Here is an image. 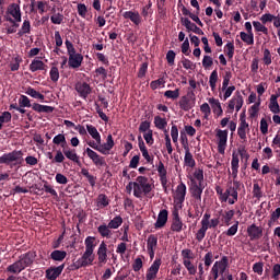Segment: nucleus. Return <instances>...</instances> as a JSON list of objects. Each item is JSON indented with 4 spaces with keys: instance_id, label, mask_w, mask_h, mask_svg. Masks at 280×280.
<instances>
[{
    "instance_id": "obj_1",
    "label": "nucleus",
    "mask_w": 280,
    "mask_h": 280,
    "mask_svg": "<svg viewBox=\"0 0 280 280\" xmlns=\"http://www.w3.org/2000/svg\"><path fill=\"white\" fill-rule=\"evenodd\" d=\"M95 242V236H88L85 238V252L83 253L82 257L78 260L81 268H84L86 266H93V261H95V246H97V243Z\"/></svg>"
},
{
    "instance_id": "obj_2",
    "label": "nucleus",
    "mask_w": 280,
    "mask_h": 280,
    "mask_svg": "<svg viewBox=\"0 0 280 280\" xmlns=\"http://www.w3.org/2000/svg\"><path fill=\"white\" fill-rule=\"evenodd\" d=\"M233 185L234 186H229L225 191L222 189V187L215 186V191L221 202H229V205H235L237 202L238 194L236 187H240V182L234 180Z\"/></svg>"
},
{
    "instance_id": "obj_3",
    "label": "nucleus",
    "mask_w": 280,
    "mask_h": 280,
    "mask_svg": "<svg viewBox=\"0 0 280 280\" xmlns=\"http://www.w3.org/2000/svg\"><path fill=\"white\" fill-rule=\"evenodd\" d=\"M34 264V256L27 253L20 257V259L12 265L7 267V272H11L12 275H19L25 270V268L32 266Z\"/></svg>"
},
{
    "instance_id": "obj_4",
    "label": "nucleus",
    "mask_w": 280,
    "mask_h": 280,
    "mask_svg": "<svg viewBox=\"0 0 280 280\" xmlns=\"http://www.w3.org/2000/svg\"><path fill=\"white\" fill-rule=\"evenodd\" d=\"M154 189V186L150 184V179L145 176H138L135 182V197L143 198V196H148L150 191Z\"/></svg>"
},
{
    "instance_id": "obj_5",
    "label": "nucleus",
    "mask_w": 280,
    "mask_h": 280,
    "mask_svg": "<svg viewBox=\"0 0 280 280\" xmlns=\"http://www.w3.org/2000/svg\"><path fill=\"white\" fill-rule=\"evenodd\" d=\"M229 270V257L222 256L220 260H217L211 270H210V277L209 279L218 280V278L221 276V280H224V272Z\"/></svg>"
},
{
    "instance_id": "obj_6",
    "label": "nucleus",
    "mask_w": 280,
    "mask_h": 280,
    "mask_svg": "<svg viewBox=\"0 0 280 280\" xmlns=\"http://www.w3.org/2000/svg\"><path fill=\"white\" fill-rule=\"evenodd\" d=\"M66 48L69 56V67L71 69H80V67H82V60H84V57L81 54L75 52V47L70 40H66Z\"/></svg>"
},
{
    "instance_id": "obj_7",
    "label": "nucleus",
    "mask_w": 280,
    "mask_h": 280,
    "mask_svg": "<svg viewBox=\"0 0 280 280\" xmlns=\"http://www.w3.org/2000/svg\"><path fill=\"white\" fill-rule=\"evenodd\" d=\"M4 19L9 23H12L13 27H19L22 19L21 7L16 3L10 4L7 9Z\"/></svg>"
},
{
    "instance_id": "obj_8",
    "label": "nucleus",
    "mask_w": 280,
    "mask_h": 280,
    "mask_svg": "<svg viewBox=\"0 0 280 280\" xmlns=\"http://www.w3.org/2000/svg\"><path fill=\"white\" fill-rule=\"evenodd\" d=\"M10 163H14L15 165H23V151L14 150L0 156V165H10Z\"/></svg>"
},
{
    "instance_id": "obj_9",
    "label": "nucleus",
    "mask_w": 280,
    "mask_h": 280,
    "mask_svg": "<svg viewBox=\"0 0 280 280\" xmlns=\"http://www.w3.org/2000/svg\"><path fill=\"white\" fill-rule=\"evenodd\" d=\"M88 145L101 154H109L112 148H115V140H113V135H108L106 139V143L104 144H95V141L90 140Z\"/></svg>"
},
{
    "instance_id": "obj_10",
    "label": "nucleus",
    "mask_w": 280,
    "mask_h": 280,
    "mask_svg": "<svg viewBox=\"0 0 280 280\" xmlns=\"http://www.w3.org/2000/svg\"><path fill=\"white\" fill-rule=\"evenodd\" d=\"M248 132H250V125L248 124V121H246V112H243L240 115V124L237 127V135L243 143H246L247 141L246 136L248 135Z\"/></svg>"
},
{
    "instance_id": "obj_11",
    "label": "nucleus",
    "mask_w": 280,
    "mask_h": 280,
    "mask_svg": "<svg viewBox=\"0 0 280 280\" xmlns=\"http://www.w3.org/2000/svg\"><path fill=\"white\" fill-rule=\"evenodd\" d=\"M178 104L182 110H191L196 106V93L194 90H188L187 94L180 97Z\"/></svg>"
},
{
    "instance_id": "obj_12",
    "label": "nucleus",
    "mask_w": 280,
    "mask_h": 280,
    "mask_svg": "<svg viewBox=\"0 0 280 280\" xmlns=\"http://www.w3.org/2000/svg\"><path fill=\"white\" fill-rule=\"evenodd\" d=\"M215 139L219 154H224L229 141V130L215 129Z\"/></svg>"
},
{
    "instance_id": "obj_13",
    "label": "nucleus",
    "mask_w": 280,
    "mask_h": 280,
    "mask_svg": "<svg viewBox=\"0 0 280 280\" xmlns=\"http://www.w3.org/2000/svg\"><path fill=\"white\" fill-rule=\"evenodd\" d=\"M188 178L190 180V195L197 202H202V191L205 190V187H202V184H198L194 176H188Z\"/></svg>"
},
{
    "instance_id": "obj_14",
    "label": "nucleus",
    "mask_w": 280,
    "mask_h": 280,
    "mask_svg": "<svg viewBox=\"0 0 280 280\" xmlns=\"http://www.w3.org/2000/svg\"><path fill=\"white\" fill-rule=\"evenodd\" d=\"M242 106H244V96L237 93L229 101L228 110L230 113H233V110L240 113V110H242Z\"/></svg>"
},
{
    "instance_id": "obj_15",
    "label": "nucleus",
    "mask_w": 280,
    "mask_h": 280,
    "mask_svg": "<svg viewBox=\"0 0 280 280\" xmlns=\"http://www.w3.org/2000/svg\"><path fill=\"white\" fill-rule=\"evenodd\" d=\"M187 196V186L185 183H180L174 194V202L177 207H183V202H185V197Z\"/></svg>"
},
{
    "instance_id": "obj_16",
    "label": "nucleus",
    "mask_w": 280,
    "mask_h": 280,
    "mask_svg": "<svg viewBox=\"0 0 280 280\" xmlns=\"http://www.w3.org/2000/svg\"><path fill=\"white\" fill-rule=\"evenodd\" d=\"M98 266H104L108 261V245L106 242H102L96 252Z\"/></svg>"
},
{
    "instance_id": "obj_17",
    "label": "nucleus",
    "mask_w": 280,
    "mask_h": 280,
    "mask_svg": "<svg viewBox=\"0 0 280 280\" xmlns=\"http://www.w3.org/2000/svg\"><path fill=\"white\" fill-rule=\"evenodd\" d=\"M163 261L161 258H156L153 264L150 266V268L147 270L145 279L147 280H154L156 279V276L159 275V270H161V265Z\"/></svg>"
},
{
    "instance_id": "obj_18",
    "label": "nucleus",
    "mask_w": 280,
    "mask_h": 280,
    "mask_svg": "<svg viewBox=\"0 0 280 280\" xmlns=\"http://www.w3.org/2000/svg\"><path fill=\"white\" fill-rule=\"evenodd\" d=\"M156 246H159V237H156V235L154 234L149 235L147 240V250L150 256V259H154Z\"/></svg>"
},
{
    "instance_id": "obj_19",
    "label": "nucleus",
    "mask_w": 280,
    "mask_h": 280,
    "mask_svg": "<svg viewBox=\"0 0 280 280\" xmlns=\"http://www.w3.org/2000/svg\"><path fill=\"white\" fill-rule=\"evenodd\" d=\"M207 102L208 104H210V108L212 109L214 117H222V115H224V110L222 109V103H220V100L215 97H208Z\"/></svg>"
},
{
    "instance_id": "obj_20",
    "label": "nucleus",
    "mask_w": 280,
    "mask_h": 280,
    "mask_svg": "<svg viewBox=\"0 0 280 280\" xmlns=\"http://www.w3.org/2000/svg\"><path fill=\"white\" fill-rule=\"evenodd\" d=\"M74 89L77 93H79L80 97H82L83 100H86V97L91 95V85L86 82L80 81L75 83Z\"/></svg>"
},
{
    "instance_id": "obj_21",
    "label": "nucleus",
    "mask_w": 280,
    "mask_h": 280,
    "mask_svg": "<svg viewBox=\"0 0 280 280\" xmlns=\"http://www.w3.org/2000/svg\"><path fill=\"white\" fill-rule=\"evenodd\" d=\"M158 174L160 176V183L165 194H167V170L165 168V164L161 161L158 163Z\"/></svg>"
},
{
    "instance_id": "obj_22",
    "label": "nucleus",
    "mask_w": 280,
    "mask_h": 280,
    "mask_svg": "<svg viewBox=\"0 0 280 280\" xmlns=\"http://www.w3.org/2000/svg\"><path fill=\"white\" fill-rule=\"evenodd\" d=\"M84 153L92 160L94 165L102 167L106 162L104 161V158H102L97 152H95L91 148H86Z\"/></svg>"
},
{
    "instance_id": "obj_23",
    "label": "nucleus",
    "mask_w": 280,
    "mask_h": 280,
    "mask_svg": "<svg viewBox=\"0 0 280 280\" xmlns=\"http://www.w3.org/2000/svg\"><path fill=\"white\" fill-rule=\"evenodd\" d=\"M62 270H65V265L48 268L46 270V279L57 280L60 277V275H62Z\"/></svg>"
},
{
    "instance_id": "obj_24",
    "label": "nucleus",
    "mask_w": 280,
    "mask_h": 280,
    "mask_svg": "<svg viewBox=\"0 0 280 280\" xmlns=\"http://www.w3.org/2000/svg\"><path fill=\"white\" fill-rule=\"evenodd\" d=\"M30 71L32 73H36V71H47V65H45L40 58H34L30 63Z\"/></svg>"
},
{
    "instance_id": "obj_25",
    "label": "nucleus",
    "mask_w": 280,
    "mask_h": 280,
    "mask_svg": "<svg viewBox=\"0 0 280 280\" xmlns=\"http://www.w3.org/2000/svg\"><path fill=\"white\" fill-rule=\"evenodd\" d=\"M183 25L186 27L187 32H194V34H198V36L205 35V32L201 31L195 23H191L189 19H182Z\"/></svg>"
},
{
    "instance_id": "obj_26",
    "label": "nucleus",
    "mask_w": 280,
    "mask_h": 280,
    "mask_svg": "<svg viewBox=\"0 0 280 280\" xmlns=\"http://www.w3.org/2000/svg\"><path fill=\"white\" fill-rule=\"evenodd\" d=\"M86 131L89 132L90 137L94 139V143L96 145H102V135L97 131V128L93 125H86Z\"/></svg>"
},
{
    "instance_id": "obj_27",
    "label": "nucleus",
    "mask_w": 280,
    "mask_h": 280,
    "mask_svg": "<svg viewBox=\"0 0 280 280\" xmlns=\"http://www.w3.org/2000/svg\"><path fill=\"white\" fill-rule=\"evenodd\" d=\"M183 226H185V224L183 223V220H180L178 212H174L171 231L174 233H180V231H183Z\"/></svg>"
},
{
    "instance_id": "obj_28",
    "label": "nucleus",
    "mask_w": 280,
    "mask_h": 280,
    "mask_svg": "<svg viewBox=\"0 0 280 280\" xmlns=\"http://www.w3.org/2000/svg\"><path fill=\"white\" fill-rule=\"evenodd\" d=\"M264 233L261 228L257 226L256 224H252L247 228V234L250 240H259Z\"/></svg>"
},
{
    "instance_id": "obj_29",
    "label": "nucleus",
    "mask_w": 280,
    "mask_h": 280,
    "mask_svg": "<svg viewBox=\"0 0 280 280\" xmlns=\"http://www.w3.org/2000/svg\"><path fill=\"white\" fill-rule=\"evenodd\" d=\"M184 150H185L184 165L190 168L196 167V160L194 159V154H191L189 147H185Z\"/></svg>"
},
{
    "instance_id": "obj_30",
    "label": "nucleus",
    "mask_w": 280,
    "mask_h": 280,
    "mask_svg": "<svg viewBox=\"0 0 280 280\" xmlns=\"http://www.w3.org/2000/svg\"><path fill=\"white\" fill-rule=\"evenodd\" d=\"M124 19H129L133 25H141V14L138 11H127L122 13Z\"/></svg>"
},
{
    "instance_id": "obj_31",
    "label": "nucleus",
    "mask_w": 280,
    "mask_h": 280,
    "mask_svg": "<svg viewBox=\"0 0 280 280\" xmlns=\"http://www.w3.org/2000/svg\"><path fill=\"white\" fill-rule=\"evenodd\" d=\"M209 223L207 222V219L201 220V228L196 233V240L198 242H202L205 240V236L207 235V231H209Z\"/></svg>"
},
{
    "instance_id": "obj_32",
    "label": "nucleus",
    "mask_w": 280,
    "mask_h": 280,
    "mask_svg": "<svg viewBox=\"0 0 280 280\" xmlns=\"http://www.w3.org/2000/svg\"><path fill=\"white\" fill-rule=\"evenodd\" d=\"M167 210H161L158 214V220L154 224L155 229H163V226H165V224H167Z\"/></svg>"
},
{
    "instance_id": "obj_33",
    "label": "nucleus",
    "mask_w": 280,
    "mask_h": 280,
    "mask_svg": "<svg viewBox=\"0 0 280 280\" xmlns=\"http://www.w3.org/2000/svg\"><path fill=\"white\" fill-rule=\"evenodd\" d=\"M231 167L233 178H237V170H240V153L235 151L232 153Z\"/></svg>"
},
{
    "instance_id": "obj_34",
    "label": "nucleus",
    "mask_w": 280,
    "mask_h": 280,
    "mask_svg": "<svg viewBox=\"0 0 280 280\" xmlns=\"http://www.w3.org/2000/svg\"><path fill=\"white\" fill-rule=\"evenodd\" d=\"M277 100H279V95H275V94H272L269 100V110H271L273 115H279L280 113V106Z\"/></svg>"
},
{
    "instance_id": "obj_35",
    "label": "nucleus",
    "mask_w": 280,
    "mask_h": 280,
    "mask_svg": "<svg viewBox=\"0 0 280 280\" xmlns=\"http://www.w3.org/2000/svg\"><path fill=\"white\" fill-rule=\"evenodd\" d=\"M25 34H32V22L30 19H25L22 23L20 31L18 32V36H25Z\"/></svg>"
},
{
    "instance_id": "obj_36",
    "label": "nucleus",
    "mask_w": 280,
    "mask_h": 280,
    "mask_svg": "<svg viewBox=\"0 0 280 280\" xmlns=\"http://www.w3.org/2000/svg\"><path fill=\"white\" fill-rule=\"evenodd\" d=\"M259 106H261V97H258V101L249 107V119H255L259 116Z\"/></svg>"
},
{
    "instance_id": "obj_37",
    "label": "nucleus",
    "mask_w": 280,
    "mask_h": 280,
    "mask_svg": "<svg viewBox=\"0 0 280 280\" xmlns=\"http://www.w3.org/2000/svg\"><path fill=\"white\" fill-rule=\"evenodd\" d=\"M153 124L158 130H163L164 133L167 132V119L162 118L161 116H155Z\"/></svg>"
},
{
    "instance_id": "obj_38",
    "label": "nucleus",
    "mask_w": 280,
    "mask_h": 280,
    "mask_svg": "<svg viewBox=\"0 0 280 280\" xmlns=\"http://www.w3.org/2000/svg\"><path fill=\"white\" fill-rule=\"evenodd\" d=\"M62 152L65 156L69 159V161H73V163H80V156H78L75 149H63Z\"/></svg>"
},
{
    "instance_id": "obj_39",
    "label": "nucleus",
    "mask_w": 280,
    "mask_h": 280,
    "mask_svg": "<svg viewBox=\"0 0 280 280\" xmlns=\"http://www.w3.org/2000/svg\"><path fill=\"white\" fill-rule=\"evenodd\" d=\"M184 268H186L188 275H196L198 272V266L194 262V260H184L183 261Z\"/></svg>"
},
{
    "instance_id": "obj_40",
    "label": "nucleus",
    "mask_w": 280,
    "mask_h": 280,
    "mask_svg": "<svg viewBox=\"0 0 280 280\" xmlns=\"http://www.w3.org/2000/svg\"><path fill=\"white\" fill-rule=\"evenodd\" d=\"M97 231L102 237H107V240H110L113 237V231H110V226L106 224H102L97 228Z\"/></svg>"
},
{
    "instance_id": "obj_41",
    "label": "nucleus",
    "mask_w": 280,
    "mask_h": 280,
    "mask_svg": "<svg viewBox=\"0 0 280 280\" xmlns=\"http://www.w3.org/2000/svg\"><path fill=\"white\" fill-rule=\"evenodd\" d=\"M201 220H207L208 224L210 225L208 229H215L220 224L219 218L211 219V214L207 212L203 214Z\"/></svg>"
},
{
    "instance_id": "obj_42",
    "label": "nucleus",
    "mask_w": 280,
    "mask_h": 280,
    "mask_svg": "<svg viewBox=\"0 0 280 280\" xmlns=\"http://www.w3.org/2000/svg\"><path fill=\"white\" fill-rule=\"evenodd\" d=\"M81 174L86 178L88 183H90L91 187H95V183H97V177L93 176L88 168H81Z\"/></svg>"
},
{
    "instance_id": "obj_43",
    "label": "nucleus",
    "mask_w": 280,
    "mask_h": 280,
    "mask_svg": "<svg viewBox=\"0 0 280 280\" xmlns=\"http://www.w3.org/2000/svg\"><path fill=\"white\" fill-rule=\"evenodd\" d=\"M240 36L241 40L246 45H255V35L253 33L241 32Z\"/></svg>"
},
{
    "instance_id": "obj_44",
    "label": "nucleus",
    "mask_w": 280,
    "mask_h": 280,
    "mask_svg": "<svg viewBox=\"0 0 280 280\" xmlns=\"http://www.w3.org/2000/svg\"><path fill=\"white\" fill-rule=\"evenodd\" d=\"M110 202L108 201V197L104 194L98 195L97 199H96V207H98V209H104L106 207H108Z\"/></svg>"
},
{
    "instance_id": "obj_45",
    "label": "nucleus",
    "mask_w": 280,
    "mask_h": 280,
    "mask_svg": "<svg viewBox=\"0 0 280 280\" xmlns=\"http://www.w3.org/2000/svg\"><path fill=\"white\" fill-rule=\"evenodd\" d=\"M67 257V252L65 250H54L51 254H50V258L54 260V261H63V259Z\"/></svg>"
},
{
    "instance_id": "obj_46",
    "label": "nucleus",
    "mask_w": 280,
    "mask_h": 280,
    "mask_svg": "<svg viewBox=\"0 0 280 280\" xmlns=\"http://www.w3.org/2000/svg\"><path fill=\"white\" fill-rule=\"evenodd\" d=\"M195 259H196V255L191 249L185 248L182 250V261H189Z\"/></svg>"
},
{
    "instance_id": "obj_47",
    "label": "nucleus",
    "mask_w": 280,
    "mask_h": 280,
    "mask_svg": "<svg viewBox=\"0 0 280 280\" xmlns=\"http://www.w3.org/2000/svg\"><path fill=\"white\" fill-rule=\"evenodd\" d=\"M33 110H35L36 113H51L54 110V107L48 105L34 104Z\"/></svg>"
},
{
    "instance_id": "obj_48",
    "label": "nucleus",
    "mask_w": 280,
    "mask_h": 280,
    "mask_svg": "<svg viewBox=\"0 0 280 280\" xmlns=\"http://www.w3.org/2000/svg\"><path fill=\"white\" fill-rule=\"evenodd\" d=\"M253 27L255 32H261V34H265V36H268V27H266V25H264L261 22L254 21Z\"/></svg>"
},
{
    "instance_id": "obj_49",
    "label": "nucleus",
    "mask_w": 280,
    "mask_h": 280,
    "mask_svg": "<svg viewBox=\"0 0 280 280\" xmlns=\"http://www.w3.org/2000/svg\"><path fill=\"white\" fill-rule=\"evenodd\" d=\"M200 113H202L203 119H209L211 117V105L209 103H202L200 105Z\"/></svg>"
},
{
    "instance_id": "obj_50",
    "label": "nucleus",
    "mask_w": 280,
    "mask_h": 280,
    "mask_svg": "<svg viewBox=\"0 0 280 280\" xmlns=\"http://www.w3.org/2000/svg\"><path fill=\"white\" fill-rule=\"evenodd\" d=\"M121 224H124V219L117 215L108 222L107 226H109V229H119Z\"/></svg>"
},
{
    "instance_id": "obj_51",
    "label": "nucleus",
    "mask_w": 280,
    "mask_h": 280,
    "mask_svg": "<svg viewBox=\"0 0 280 280\" xmlns=\"http://www.w3.org/2000/svg\"><path fill=\"white\" fill-rule=\"evenodd\" d=\"M49 78L51 82H58V80H60V70H58V67L52 66L50 68Z\"/></svg>"
},
{
    "instance_id": "obj_52",
    "label": "nucleus",
    "mask_w": 280,
    "mask_h": 280,
    "mask_svg": "<svg viewBox=\"0 0 280 280\" xmlns=\"http://www.w3.org/2000/svg\"><path fill=\"white\" fill-rule=\"evenodd\" d=\"M164 97H166L167 100H178V97H180V90H167L166 92H164Z\"/></svg>"
},
{
    "instance_id": "obj_53",
    "label": "nucleus",
    "mask_w": 280,
    "mask_h": 280,
    "mask_svg": "<svg viewBox=\"0 0 280 280\" xmlns=\"http://www.w3.org/2000/svg\"><path fill=\"white\" fill-rule=\"evenodd\" d=\"M52 143H55V145H61V148H65V145H67V138L65 135L59 133L54 137Z\"/></svg>"
},
{
    "instance_id": "obj_54",
    "label": "nucleus",
    "mask_w": 280,
    "mask_h": 280,
    "mask_svg": "<svg viewBox=\"0 0 280 280\" xmlns=\"http://www.w3.org/2000/svg\"><path fill=\"white\" fill-rule=\"evenodd\" d=\"M26 95H30L31 97H34L35 100H45V95L40 94L38 91H36L34 88H28L26 90Z\"/></svg>"
},
{
    "instance_id": "obj_55",
    "label": "nucleus",
    "mask_w": 280,
    "mask_h": 280,
    "mask_svg": "<svg viewBox=\"0 0 280 280\" xmlns=\"http://www.w3.org/2000/svg\"><path fill=\"white\" fill-rule=\"evenodd\" d=\"M225 54L230 60L235 56V44H233V42H229L225 45Z\"/></svg>"
},
{
    "instance_id": "obj_56",
    "label": "nucleus",
    "mask_w": 280,
    "mask_h": 280,
    "mask_svg": "<svg viewBox=\"0 0 280 280\" xmlns=\"http://www.w3.org/2000/svg\"><path fill=\"white\" fill-rule=\"evenodd\" d=\"M209 84L211 88V91H215V86L218 84V70H213L209 78Z\"/></svg>"
},
{
    "instance_id": "obj_57",
    "label": "nucleus",
    "mask_w": 280,
    "mask_h": 280,
    "mask_svg": "<svg viewBox=\"0 0 280 280\" xmlns=\"http://www.w3.org/2000/svg\"><path fill=\"white\" fill-rule=\"evenodd\" d=\"M252 194L254 198H257V200H261V198H264V191H261V187H259L258 183L254 184Z\"/></svg>"
},
{
    "instance_id": "obj_58",
    "label": "nucleus",
    "mask_w": 280,
    "mask_h": 280,
    "mask_svg": "<svg viewBox=\"0 0 280 280\" xmlns=\"http://www.w3.org/2000/svg\"><path fill=\"white\" fill-rule=\"evenodd\" d=\"M192 178L198 182L197 185H202V180H205V171H202V168L196 170Z\"/></svg>"
},
{
    "instance_id": "obj_59",
    "label": "nucleus",
    "mask_w": 280,
    "mask_h": 280,
    "mask_svg": "<svg viewBox=\"0 0 280 280\" xmlns=\"http://www.w3.org/2000/svg\"><path fill=\"white\" fill-rule=\"evenodd\" d=\"M262 62L267 67L272 65V54H270V50L268 48L264 50Z\"/></svg>"
},
{
    "instance_id": "obj_60",
    "label": "nucleus",
    "mask_w": 280,
    "mask_h": 280,
    "mask_svg": "<svg viewBox=\"0 0 280 280\" xmlns=\"http://www.w3.org/2000/svg\"><path fill=\"white\" fill-rule=\"evenodd\" d=\"M19 106L21 108H30L32 106V103L30 102V98L25 95H21L19 98Z\"/></svg>"
},
{
    "instance_id": "obj_61",
    "label": "nucleus",
    "mask_w": 280,
    "mask_h": 280,
    "mask_svg": "<svg viewBox=\"0 0 280 280\" xmlns=\"http://www.w3.org/2000/svg\"><path fill=\"white\" fill-rule=\"evenodd\" d=\"M203 69H211L213 67V58L209 55H205L202 59Z\"/></svg>"
},
{
    "instance_id": "obj_62",
    "label": "nucleus",
    "mask_w": 280,
    "mask_h": 280,
    "mask_svg": "<svg viewBox=\"0 0 280 280\" xmlns=\"http://www.w3.org/2000/svg\"><path fill=\"white\" fill-rule=\"evenodd\" d=\"M164 85H165V79L163 78L152 81L150 83L152 91H156V89H161V86H164Z\"/></svg>"
},
{
    "instance_id": "obj_63",
    "label": "nucleus",
    "mask_w": 280,
    "mask_h": 280,
    "mask_svg": "<svg viewBox=\"0 0 280 280\" xmlns=\"http://www.w3.org/2000/svg\"><path fill=\"white\" fill-rule=\"evenodd\" d=\"M21 62H23V59L21 57H15L14 62L10 63L11 71H19L21 69Z\"/></svg>"
},
{
    "instance_id": "obj_64",
    "label": "nucleus",
    "mask_w": 280,
    "mask_h": 280,
    "mask_svg": "<svg viewBox=\"0 0 280 280\" xmlns=\"http://www.w3.org/2000/svg\"><path fill=\"white\" fill-rule=\"evenodd\" d=\"M171 137L173 143H178V127L176 125L171 127Z\"/></svg>"
}]
</instances>
